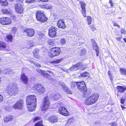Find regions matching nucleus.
I'll list each match as a JSON object with an SVG mask.
<instances>
[{"instance_id":"obj_1","label":"nucleus","mask_w":126,"mask_h":126,"mask_svg":"<svg viewBox=\"0 0 126 126\" xmlns=\"http://www.w3.org/2000/svg\"><path fill=\"white\" fill-rule=\"evenodd\" d=\"M26 99V104L29 106H27L28 110L30 112L34 110L37 105L35 96L33 95H29L27 96Z\"/></svg>"},{"instance_id":"obj_2","label":"nucleus","mask_w":126,"mask_h":126,"mask_svg":"<svg viewBox=\"0 0 126 126\" xmlns=\"http://www.w3.org/2000/svg\"><path fill=\"white\" fill-rule=\"evenodd\" d=\"M19 91L18 88L17 87L11 85H8L4 94L5 97L8 98V96L15 95L17 94Z\"/></svg>"},{"instance_id":"obj_3","label":"nucleus","mask_w":126,"mask_h":126,"mask_svg":"<svg viewBox=\"0 0 126 126\" xmlns=\"http://www.w3.org/2000/svg\"><path fill=\"white\" fill-rule=\"evenodd\" d=\"M99 97V95L97 94L94 93L86 98L85 100V103L87 105L94 104L96 102Z\"/></svg>"},{"instance_id":"obj_4","label":"nucleus","mask_w":126,"mask_h":126,"mask_svg":"<svg viewBox=\"0 0 126 126\" xmlns=\"http://www.w3.org/2000/svg\"><path fill=\"white\" fill-rule=\"evenodd\" d=\"M61 52L60 49L58 47H53L50 50V52L48 54L50 57H54L59 55Z\"/></svg>"},{"instance_id":"obj_5","label":"nucleus","mask_w":126,"mask_h":126,"mask_svg":"<svg viewBox=\"0 0 126 126\" xmlns=\"http://www.w3.org/2000/svg\"><path fill=\"white\" fill-rule=\"evenodd\" d=\"M36 18L38 20L42 22L45 21L47 20L43 12L40 11H38L36 13Z\"/></svg>"},{"instance_id":"obj_6","label":"nucleus","mask_w":126,"mask_h":126,"mask_svg":"<svg viewBox=\"0 0 126 126\" xmlns=\"http://www.w3.org/2000/svg\"><path fill=\"white\" fill-rule=\"evenodd\" d=\"M50 106V103L48 97L44 98L43 102V105L41 108L43 111H45L47 110Z\"/></svg>"},{"instance_id":"obj_7","label":"nucleus","mask_w":126,"mask_h":126,"mask_svg":"<svg viewBox=\"0 0 126 126\" xmlns=\"http://www.w3.org/2000/svg\"><path fill=\"white\" fill-rule=\"evenodd\" d=\"M57 29L54 27H51L48 29V34L51 37H55L56 36Z\"/></svg>"},{"instance_id":"obj_8","label":"nucleus","mask_w":126,"mask_h":126,"mask_svg":"<svg viewBox=\"0 0 126 126\" xmlns=\"http://www.w3.org/2000/svg\"><path fill=\"white\" fill-rule=\"evenodd\" d=\"M11 19L8 17H3L0 18V23L2 25H8L11 23Z\"/></svg>"},{"instance_id":"obj_9","label":"nucleus","mask_w":126,"mask_h":126,"mask_svg":"<svg viewBox=\"0 0 126 126\" xmlns=\"http://www.w3.org/2000/svg\"><path fill=\"white\" fill-rule=\"evenodd\" d=\"M23 101L22 100H19L14 105L13 107L15 110H20L22 109L23 104Z\"/></svg>"},{"instance_id":"obj_10","label":"nucleus","mask_w":126,"mask_h":126,"mask_svg":"<svg viewBox=\"0 0 126 126\" xmlns=\"http://www.w3.org/2000/svg\"><path fill=\"white\" fill-rule=\"evenodd\" d=\"M79 4L81 5V13L83 16L84 17H86V16L85 9L86 4L83 1H81Z\"/></svg>"},{"instance_id":"obj_11","label":"nucleus","mask_w":126,"mask_h":126,"mask_svg":"<svg viewBox=\"0 0 126 126\" xmlns=\"http://www.w3.org/2000/svg\"><path fill=\"white\" fill-rule=\"evenodd\" d=\"M34 86L35 88L39 92L42 93L45 92V89L41 84H36L34 85Z\"/></svg>"},{"instance_id":"obj_12","label":"nucleus","mask_w":126,"mask_h":126,"mask_svg":"<svg viewBox=\"0 0 126 126\" xmlns=\"http://www.w3.org/2000/svg\"><path fill=\"white\" fill-rule=\"evenodd\" d=\"M15 9L16 12L18 13H21L23 10L22 6L20 3H17L15 5Z\"/></svg>"},{"instance_id":"obj_13","label":"nucleus","mask_w":126,"mask_h":126,"mask_svg":"<svg viewBox=\"0 0 126 126\" xmlns=\"http://www.w3.org/2000/svg\"><path fill=\"white\" fill-rule=\"evenodd\" d=\"M59 112L62 115L66 116L68 115L67 109L64 107L59 108Z\"/></svg>"},{"instance_id":"obj_14","label":"nucleus","mask_w":126,"mask_h":126,"mask_svg":"<svg viewBox=\"0 0 126 126\" xmlns=\"http://www.w3.org/2000/svg\"><path fill=\"white\" fill-rule=\"evenodd\" d=\"M81 92L83 93L84 94L82 95L83 97H86L90 95V94L87 92V89L86 88V85H84L82 88L79 90Z\"/></svg>"},{"instance_id":"obj_15","label":"nucleus","mask_w":126,"mask_h":126,"mask_svg":"<svg viewBox=\"0 0 126 126\" xmlns=\"http://www.w3.org/2000/svg\"><path fill=\"white\" fill-rule=\"evenodd\" d=\"M24 31L28 36L30 37L33 36L35 32L34 30L32 29H26Z\"/></svg>"},{"instance_id":"obj_16","label":"nucleus","mask_w":126,"mask_h":126,"mask_svg":"<svg viewBox=\"0 0 126 126\" xmlns=\"http://www.w3.org/2000/svg\"><path fill=\"white\" fill-rule=\"evenodd\" d=\"M57 25L59 28L62 29H64L65 27V25L64 19H61L59 20L58 22Z\"/></svg>"},{"instance_id":"obj_17","label":"nucleus","mask_w":126,"mask_h":126,"mask_svg":"<svg viewBox=\"0 0 126 126\" xmlns=\"http://www.w3.org/2000/svg\"><path fill=\"white\" fill-rule=\"evenodd\" d=\"M48 120L50 123H53L57 122L58 118L56 116L52 115L49 117Z\"/></svg>"},{"instance_id":"obj_18","label":"nucleus","mask_w":126,"mask_h":126,"mask_svg":"<svg viewBox=\"0 0 126 126\" xmlns=\"http://www.w3.org/2000/svg\"><path fill=\"white\" fill-rule=\"evenodd\" d=\"M21 79L23 82L25 84H27L28 81V79L27 76L24 74H21Z\"/></svg>"},{"instance_id":"obj_19","label":"nucleus","mask_w":126,"mask_h":126,"mask_svg":"<svg viewBox=\"0 0 126 126\" xmlns=\"http://www.w3.org/2000/svg\"><path fill=\"white\" fill-rule=\"evenodd\" d=\"M117 88L118 92L123 93L125 90H126V87L125 86H118Z\"/></svg>"},{"instance_id":"obj_20","label":"nucleus","mask_w":126,"mask_h":126,"mask_svg":"<svg viewBox=\"0 0 126 126\" xmlns=\"http://www.w3.org/2000/svg\"><path fill=\"white\" fill-rule=\"evenodd\" d=\"M80 65V63H77L72 66L69 69L71 70H76L79 68Z\"/></svg>"},{"instance_id":"obj_21","label":"nucleus","mask_w":126,"mask_h":126,"mask_svg":"<svg viewBox=\"0 0 126 126\" xmlns=\"http://www.w3.org/2000/svg\"><path fill=\"white\" fill-rule=\"evenodd\" d=\"M13 118V116L11 115H8L4 118L3 120L4 122H7L12 120Z\"/></svg>"},{"instance_id":"obj_22","label":"nucleus","mask_w":126,"mask_h":126,"mask_svg":"<svg viewBox=\"0 0 126 126\" xmlns=\"http://www.w3.org/2000/svg\"><path fill=\"white\" fill-rule=\"evenodd\" d=\"M85 85V83L83 81L77 82V87L79 90L80 89H81V88Z\"/></svg>"},{"instance_id":"obj_23","label":"nucleus","mask_w":126,"mask_h":126,"mask_svg":"<svg viewBox=\"0 0 126 126\" xmlns=\"http://www.w3.org/2000/svg\"><path fill=\"white\" fill-rule=\"evenodd\" d=\"M13 36L11 34H9L6 36V40L8 42H12V41Z\"/></svg>"},{"instance_id":"obj_24","label":"nucleus","mask_w":126,"mask_h":126,"mask_svg":"<svg viewBox=\"0 0 126 126\" xmlns=\"http://www.w3.org/2000/svg\"><path fill=\"white\" fill-rule=\"evenodd\" d=\"M4 73L6 74H10L12 72V70L10 68L7 67L5 69L3 70Z\"/></svg>"},{"instance_id":"obj_25","label":"nucleus","mask_w":126,"mask_h":126,"mask_svg":"<svg viewBox=\"0 0 126 126\" xmlns=\"http://www.w3.org/2000/svg\"><path fill=\"white\" fill-rule=\"evenodd\" d=\"M6 45L4 42L0 41V50H3L6 47Z\"/></svg>"},{"instance_id":"obj_26","label":"nucleus","mask_w":126,"mask_h":126,"mask_svg":"<svg viewBox=\"0 0 126 126\" xmlns=\"http://www.w3.org/2000/svg\"><path fill=\"white\" fill-rule=\"evenodd\" d=\"M60 97V95L59 93H57L56 94L54 95L52 97L53 100L54 101L57 100Z\"/></svg>"},{"instance_id":"obj_27","label":"nucleus","mask_w":126,"mask_h":126,"mask_svg":"<svg viewBox=\"0 0 126 126\" xmlns=\"http://www.w3.org/2000/svg\"><path fill=\"white\" fill-rule=\"evenodd\" d=\"M92 45L93 47V49L95 50H97L98 49V47L97 46V44L94 41H93L92 43Z\"/></svg>"},{"instance_id":"obj_28","label":"nucleus","mask_w":126,"mask_h":126,"mask_svg":"<svg viewBox=\"0 0 126 126\" xmlns=\"http://www.w3.org/2000/svg\"><path fill=\"white\" fill-rule=\"evenodd\" d=\"M60 84L62 88L65 91L67 90L68 88L64 83L63 82L60 83Z\"/></svg>"},{"instance_id":"obj_29","label":"nucleus","mask_w":126,"mask_h":126,"mask_svg":"<svg viewBox=\"0 0 126 126\" xmlns=\"http://www.w3.org/2000/svg\"><path fill=\"white\" fill-rule=\"evenodd\" d=\"M70 85L72 88H75L76 87V86H77V82H71Z\"/></svg>"},{"instance_id":"obj_30","label":"nucleus","mask_w":126,"mask_h":126,"mask_svg":"<svg viewBox=\"0 0 126 126\" xmlns=\"http://www.w3.org/2000/svg\"><path fill=\"white\" fill-rule=\"evenodd\" d=\"M62 60V58L57 59L56 60L53 61H51L50 62V63H60Z\"/></svg>"},{"instance_id":"obj_31","label":"nucleus","mask_w":126,"mask_h":126,"mask_svg":"<svg viewBox=\"0 0 126 126\" xmlns=\"http://www.w3.org/2000/svg\"><path fill=\"white\" fill-rule=\"evenodd\" d=\"M44 76L49 80H53L54 79L51 77V75H50L47 73L45 74V76Z\"/></svg>"},{"instance_id":"obj_32","label":"nucleus","mask_w":126,"mask_h":126,"mask_svg":"<svg viewBox=\"0 0 126 126\" xmlns=\"http://www.w3.org/2000/svg\"><path fill=\"white\" fill-rule=\"evenodd\" d=\"M36 70L37 71L39 72L40 75L45 76V74L46 73H45L41 69H36Z\"/></svg>"},{"instance_id":"obj_33","label":"nucleus","mask_w":126,"mask_h":126,"mask_svg":"<svg viewBox=\"0 0 126 126\" xmlns=\"http://www.w3.org/2000/svg\"><path fill=\"white\" fill-rule=\"evenodd\" d=\"M120 71L121 72V74L122 75H126V69L124 68H121L120 69Z\"/></svg>"},{"instance_id":"obj_34","label":"nucleus","mask_w":126,"mask_h":126,"mask_svg":"<svg viewBox=\"0 0 126 126\" xmlns=\"http://www.w3.org/2000/svg\"><path fill=\"white\" fill-rule=\"evenodd\" d=\"M0 2L1 3H3V4L5 5H7L8 4L7 0H0Z\"/></svg>"},{"instance_id":"obj_35","label":"nucleus","mask_w":126,"mask_h":126,"mask_svg":"<svg viewBox=\"0 0 126 126\" xmlns=\"http://www.w3.org/2000/svg\"><path fill=\"white\" fill-rule=\"evenodd\" d=\"M87 19L88 24L90 25L91 24V22L92 21V19L91 17L90 16H87Z\"/></svg>"},{"instance_id":"obj_36","label":"nucleus","mask_w":126,"mask_h":126,"mask_svg":"<svg viewBox=\"0 0 126 126\" xmlns=\"http://www.w3.org/2000/svg\"><path fill=\"white\" fill-rule=\"evenodd\" d=\"M74 119L72 118H71L67 121V123L69 124H71L74 122Z\"/></svg>"},{"instance_id":"obj_37","label":"nucleus","mask_w":126,"mask_h":126,"mask_svg":"<svg viewBox=\"0 0 126 126\" xmlns=\"http://www.w3.org/2000/svg\"><path fill=\"white\" fill-rule=\"evenodd\" d=\"M31 63H33L35 66L38 67H40L41 65L35 62H33V61H31Z\"/></svg>"},{"instance_id":"obj_38","label":"nucleus","mask_w":126,"mask_h":126,"mask_svg":"<svg viewBox=\"0 0 126 126\" xmlns=\"http://www.w3.org/2000/svg\"><path fill=\"white\" fill-rule=\"evenodd\" d=\"M89 74V73L87 72H83L81 74V76L83 77H85L87 76Z\"/></svg>"},{"instance_id":"obj_39","label":"nucleus","mask_w":126,"mask_h":126,"mask_svg":"<svg viewBox=\"0 0 126 126\" xmlns=\"http://www.w3.org/2000/svg\"><path fill=\"white\" fill-rule=\"evenodd\" d=\"M48 43L49 45H51L52 46L54 44V42L52 40L49 39L48 41Z\"/></svg>"},{"instance_id":"obj_40","label":"nucleus","mask_w":126,"mask_h":126,"mask_svg":"<svg viewBox=\"0 0 126 126\" xmlns=\"http://www.w3.org/2000/svg\"><path fill=\"white\" fill-rule=\"evenodd\" d=\"M42 121H39L36 123L35 125V126H43Z\"/></svg>"},{"instance_id":"obj_41","label":"nucleus","mask_w":126,"mask_h":126,"mask_svg":"<svg viewBox=\"0 0 126 126\" xmlns=\"http://www.w3.org/2000/svg\"><path fill=\"white\" fill-rule=\"evenodd\" d=\"M86 50L84 49H82L81 51L80 54L81 55H83L85 53Z\"/></svg>"},{"instance_id":"obj_42","label":"nucleus","mask_w":126,"mask_h":126,"mask_svg":"<svg viewBox=\"0 0 126 126\" xmlns=\"http://www.w3.org/2000/svg\"><path fill=\"white\" fill-rule=\"evenodd\" d=\"M86 68V67L85 65H81L80 64V65L79 68H80L81 70H84Z\"/></svg>"},{"instance_id":"obj_43","label":"nucleus","mask_w":126,"mask_h":126,"mask_svg":"<svg viewBox=\"0 0 126 126\" xmlns=\"http://www.w3.org/2000/svg\"><path fill=\"white\" fill-rule=\"evenodd\" d=\"M60 42L63 45H64L65 43V41L64 38L61 39L60 40Z\"/></svg>"},{"instance_id":"obj_44","label":"nucleus","mask_w":126,"mask_h":126,"mask_svg":"<svg viewBox=\"0 0 126 126\" xmlns=\"http://www.w3.org/2000/svg\"><path fill=\"white\" fill-rule=\"evenodd\" d=\"M66 91V92L69 94H71L72 93V92L68 88L67 90L65 91Z\"/></svg>"},{"instance_id":"obj_45","label":"nucleus","mask_w":126,"mask_h":126,"mask_svg":"<svg viewBox=\"0 0 126 126\" xmlns=\"http://www.w3.org/2000/svg\"><path fill=\"white\" fill-rule=\"evenodd\" d=\"M28 44L30 45L31 47H32L33 45V43L32 41L29 42Z\"/></svg>"},{"instance_id":"obj_46","label":"nucleus","mask_w":126,"mask_h":126,"mask_svg":"<svg viewBox=\"0 0 126 126\" xmlns=\"http://www.w3.org/2000/svg\"><path fill=\"white\" fill-rule=\"evenodd\" d=\"M125 101V99L123 97L121 99L120 102L122 104H123Z\"/></svg>"},{"instance_id":"obj_47","label":"nucleus","mask_w":126,"mask_h":126,"mask_svg":"<svg viewBox=\"0 0 126 126\" xmlns=\"http://www.w3.org/2000/svg\"><path fill=\"white\" fill-rule=\"evenodd\" d=\"M40 119V117H35L33 120L34 122L35 121L39 120Z\"/></svg>"},{"instance_id":"obj_48","label":"nucleus","mask_w":126,"mask_h":126,"mask_svg":"<svg viewBox=\"0 0 126 126\" xmlns=\"http://www.w3.org/2000/svg\"><path fill=\"white\" fill-rule=\"evenodd\" d=\"M121 33L123 34H125L126 33V31H125L124 29H122L121 31Z\"/></svg>"},{"instance_id":"obj_49","label":"nucleus","mask_w":126,"mask_h":126,"mask_svg":"<svg viewBox=\"0 0 126 126\" xmlns=\"http://www.w3.org/2000/svg\"><path fill=\"white\" fill-rule=\"evenodd\" d=\"M17 30V29L16 27L13 28L12 30V31L14 32H15Z\"/></svg>"},{"instance_id":"obj_50","label":"nucleus","mask_w":126,"mask_h":126,"mask_svg":"<svg viewBox=\"0 0 126 126\" xmlns=\"http://www.w3.org/2000/svg\"><path fill=\"white\" fill-rule=\"evenodd\" d=\"M110 125L111 126H116V124L115 123L113 122L110 123Z\"/></svg>"},{"instance_id":"obj_51","label":"nucleus","mask_w":126,"mask_h":126,"mask_svg":"<svg viewBox=\"0 0 126 126\" xmlns=\"http://www.w3.org/2000/svg\"><path fill=\"white\" fill-rule=\"evenodd\" d=\"M113 26H117L118 28H120V26L118 25V24L115 23H113Z\"/></svg>"},{"instance_id":"obj_52","label":"nucleus","mask_w":126,"mask_h":126,"mask_svg":"<svg viewBox=\"0 0 126 126\" xmlns=\"http://www.w3.org/2000/svg\"><path fill=\"white\" fill-rule=\"evenodd\" d=\"M11 12L9 10L7 9L6 14H11Z\"/></svg>"},{"instance_id":"obj_53","label":"nucleus","mask_w":126,"mask_h":126,"mask_svg":"<svg viewBox=\"0 0 126 126\" xmlns=\"http://www.w3.org/2000/svg\"><path fill=\"white\" fill-rule=\"evenodd\" d=\"M109 76L110 78V79H111V77H112V75L111 73L109 71L108 73Z\"/></svg>"},{"instance_id":"obj_54","label":"nucleus","mask_w":126,"mask_h":126,"mask_svg":"<svg viewBox=\"0 0 126 126\" xmlns=\"http://www.w3.org/2000/svg\"><path fill=\"white\" fill-rule=\"evenodd\" d=\"M3 100V97L2 95L0 94V102Z\"/></svg>"},{"instance_id":"obj_55","label":"nucleus","mask_w":126,"mask_h":126,"mask_svg":"<svg viewBox=\"0 0 126 126\" xmlns=\"http://www.w3.org/2000/svg\"><path fill=\"white\" fill-rule=\"evenodd\" d=\"M32 0H26V2L29 3L32 2Z\"/></svg>"},{"instance_id":"obj_56","label":"nucleus","mask_w":126,"mask_h":126,"mask_svg":"<svg viewBox=\"0 0 126 126\" xmlns=\"http://www.w3.org/2000/svg\"><path fill=\"white\" fill-rule=\"evenodd\" d=\"M7 9H5L3 10L2 11V12L3 13L6 14L7 12Z\"/></svg>"},{"instance_id":"obj_57","label":"nucleus","mask_w":126,"mask_h":126,"mask_svg":"<svg viewBox=\"0 0 126 126\" xmlns=\"http://www.w3.org/2000/svg\"><path fill=\"white\" fill-rule=\"evenodd\" d=\"M96 52V55L97 56H98V55L99 51H98V49L95 50Z\"/></svg>"},{"instance_id":"obj_58","label":"nucleus","mask_w":126,"mask_h":126,"mask_svg":"<svg viewBox=\"0 0 126 126\" xmlns=\"http://www.w3.org/2000/svg\"><path fill=\"white\" fill-rule=\"evenodd\" d=\"M121 38L120 37H119L118 38H116V40H117L119 41H120V40Z\"/></svg>"},{"instance_id":"obj_59","label":"nucleus","mask_w":126,"mask_h":126,"mask_svg":"<svg viewBox=\"0 0 126 126\" xmlns=\"http://www.w3.org/2000/svg\"><path fill=\"white\" fill-rule=\"evenodd\" d=\"M90 28H91V29L93 31H94L95 30L94 28V27H92V26H90Z\"/></svg>"},{"instance_id":"obj_60","label":"nucleus","mask_w":126,"mask_h":126,"mask_svg":"<svg viewBox=\"0 0 126 126\" xmlns=\"http://www.w3.org/2000/svg\"><path fill=\"white\" fill-rule=\"evenodd\" d=\"M121 107L123 110H125L126 108L125 107H123L122 105H121Z\"/></svg>"},{"instance_id":"obj_61","label":"nucleus","mask_w":126,"mask_h":126,"mask_svg":"<svg viewBox=\"0 0 126 126\" xmlns=\"http://www.w3.org/2000/svg\"><path fill=\"white\" fill-rule=\"evenodd\" d=\"M32 2H37V0H32Z\"/></svg>"},{"instance_id":"obj_62","label":"nucleus","mask_w":126,"mask_h":126,"mask_svg":"<svg viewBox=\"0 0 126 126\" xmlns=\"http://www.w3.org/2000/svg\"><path fill=\"white\" fill-rule=\"evenodd\" d=\"M48 0H42V1L43 2H46L48 1Z\"/></svg>"},{"instance_id":"obj_63","label":"nucleus","mask_w":126,"mask_h":126,"mask_svg":"<svg viewBox=\"0 0 126 126\" xmlns=\"http://www.w3.org/2000/svg\"><path fill=\"white\" fill-rule=\"evenodd\" d=\"M109 3L110 4H111L112 3V1L111 0H110Z\"/></svg>"},{"instance_id":"obj_64","label":"nucleus","mask_w":126,"mask_h":126,"mask_svg":"<svg viewBox=\"0 0 126 126\" xmlns=\"http://www.w3.org/2000/svg\"><path fill=\"white\" fill-rule=\"evenodd\" d=\"M124 40L125 42L126 43V38L124 39Z\"/></svg>"}]
</instances>
